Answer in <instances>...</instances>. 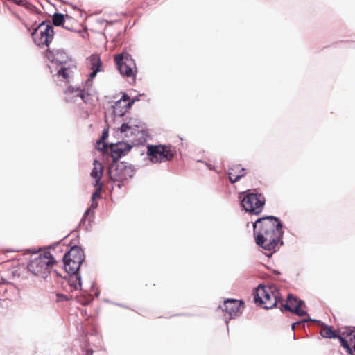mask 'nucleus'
I'll use <instances>...</instances> for the list:
<instances>
[{
    "mask_svg": "<svg viewBox=\"0 0 355 355\" xmlns=\"http://www.w3.org/2000/svg\"><path fill=\"white\" fill-rule=\"evenodd\" d=\"M126 123L130 126L131 129H132L135 132L138 131L137 128H139L140 122L136 119H130Z\"/></svg>",
    "mask_w": 355,
    "mask_h": 355,
    "instance_id": "27",
    "label": "nucleus"
},
{
    "mask_svg": "<svg viewBox=\"0 0 355 355\" xmlns=\"http://www.w3.org/2000/svg\"><path fill=\"white\" fill-rule=\"evenodd\" d=\"M338 339L347 353L352 355V352H355V330L349 329L343 331L338 336Z\"/></svg>",
    "mask_w": 355,
    "mask_h": 355,
    "instance_id": "12",
    "label": "nucleus"
},
{
    "mask_svg": "<svg viewBox=\"0 0 355 355\" xmlns=\"http://www.w3.org/2000/svg\"><path fill=\"white\" fill-rule=\"evenodd\" d=\"M92 354H93V351L91 349H88L86 351L85 355H92Z\"/></svg>",
    "mask_w": 355,
    "mask_h": 355,
    "instance_id": "35",
    "label": "nucleus"
},
{
    "mask_svg": "<svg viewBox=\"0 0 355 355\" xmlns=\"http://www.w3.org/2000/svg\"><path fill=\"white\" fill-rule=\"evenodd\" d=\"M115 62L121 74L127 77L135 76L136 64L131 55L127 53H122L115 56Z\"/></svg>",
    "mask_w": 355,
    "mask_h": 355,
    "instance_id": "9",
    "label": "nucleus"
},
{
    "mask_svg": "<svg viewBox=\"0 0 355 355\" xmlns=\"http://www.w3.org/2000/svg\"><path fill=\"white\" fill-rule=\"evenodd\" d=\"M245 168H242L240 165H235L229 168L228 178H243L246 175V173H244Z\"/></svg>",
    "mask_w": 355,
    "mask_h": 355,
    "instance_id": "19",
    "label": "nucleus"
},
{
    "mask_svg": "<svg viewBox=\"0 0 355 355\" xmlns=\"http://www.w3.org/2000/svg\"><path fill=\"white\" fill-rule=\"evenodd\" d=\"M76 298L78 302L83 306L88 305L93 300L91 295H87L84 294H81L79 296H77Z\"/></svg>",
    "mask_w": 355,
    "mask_h": 355,
    "instance_id": "23",
    "label": "nucleus"
},
{
    "mask_svg": "<svg viewBox=\"0 0 355 355\" xmlns=\"http://www.w3.org/2000/svg\"><path fill=\"white\" fill-rule=\"evenodd\" d=\"M127 175H128V176H129V178H132V177L133 176V175H132V174H130V175H129V174H126L125 173H124V174H123V175H121V178H126V176H127Z\"/></svg>",
    "mask_w": 355,
    "mask_h": 355,
    "instance_id": "37",
    "label": "nucleus"
},
{
    "mask_svg": "<svg viewBox=\"0 0 355 355\" xmlns=\"http://www.w3.org/2000/svg\"><path fill=\"white\" fill-rule=\"evenodd\" d=\"M270 288L261 286L259 285L254 294V300L256 303L263 302L262 300L265 298V296L268 295V293H271Z\"/></svg>",
    "mask_w": 355,
    "mask_h": 355,
    "instance_id": "16",
    "label": "nucleus"
},
{
    "mask_svg": "<svg viewBox=\"0 0 355 355\" xmlns=\"http://www.w3.org/2000/svg\"><path fill=\"white\" fill-rule=\"evenodd\" d=\"M103 166L101 163L95 161L94 163V168L91 171V178H102Z\"/></svg>",
    "mask_w": 355,
    "mask_h": 355,
    "instance_id": "22",
    "label": "nucleus"
},
{
    "mask_svg": "<svg viewBox=\"0 0 355 355\" xmlns=\"http://www.w3.org/2000/svg\"><path fill=\"white\" fill-rule=\"evenodd\" d=\"M69 286L71 288V291H78L81 288L82 282L80 274H71L69 281Z\"/></svg>",
    "mask_w": 355,
    "mask_h": 355,
    "instance_id": "18",
    "label": "nucleus"
},
{
    "mask_svg": "<svg viewBox=\"0 0 355 355\" xmlns=\"http://www.w3.org/2000/svg\"><path fill=\"white\" fill-rule=\"evenodd\" d=\"M102 185L103 184L101 182V179H96L94 184V186L96 189L95 191L92 193V196L91 205L85 211L80 223V225L86 226V228H87L88 226H90L92 222L93 221L94 209L98 207V202H96L95 200L98 198H100Z\"/></svg>",
    "mask_w": 355,
    "mask_h": 355,
    "instance_id": "8",
    "label": "nucleus"
},
{
    "mask_svg": "<svg viewBox=\"0 0 355 355\" xmlns=\"http://www.w3.org/2000/svg\"><path fill=\"white\" fill-rule=\"evenodd\" d=\"M112 180V188L115 186H117L119 188L121 187V182L122 181L123 179H118V178H116V179H110Z\"/></svg>",
    "mask_w": 355,
    "mask_h": 355,
    "instance_id": "29",
    "label": "nucleus"
},
{
    "mask_svg": "<svg viewBox=\"0 0 355 355\" xmlns=\"http://www.w3.org/2000/svg\"><path fill=\"white\" fill-rule=\"evenodd\" d=\"M133 104H134V103H132V101L130 99V100L128 101V103H127L123 106V109H125V110L127 111L128 109H130V108L132 106V105H133Z\"/></svg>",
    "mask_w": 355,
    "mask_h": 355,
    "instance_id": "34",
    "label": "nucleus"
},
{
    "mask_svg": "<svg viewBox=\"0 0 355 355\" xmlns=\"http://www.w3.org/2000/svg\"><path fill=\"white\" fill-rule=\"evenodd\" d=\"M89 64L92 71L90 73L89 78H87L85 86L87 88L80 89L78 87L69 86L66 91L67 94H71L72 98L70 101L74 102L78 101V98L87 103L89 102V87H92L93 79L96 77L97 73L100 71L101 67V61L100 57L96 55H92L88 58Z\"/></svg>",
    "mask_w": 355,
    "mask_h": 355,
    "instance_id": "3",
    "label": "nucleus"
},
{
    "mask_svg": "<svg viewBox=\"0 0 355 355\" xmlns=\"http://www.w3.org/2000/svg\"><path fill=\"white\" fill-rule=\"evenodd\" d=\"M239 179H233V178H231L230 179V182L232 184H234L236 182H237Z\"/></svg>",
    "mask_w": 355,
    "mask_h": 355,
    "instance_id": "38",
    "label": "nucleus"
},
{
    "mask_svg": "<svg viewBox=\"0 0 355 355\" xmlns=\"http://www.w3.org/2000/svg\"><path fill=\"white\" fill-rule=\"evenodd\" d=\"M107 147V144L105 141L102 140H99L96 142V148L100 150H103L105 149Z\"/></svg>",
    "mask_w": 355,
    "mask_h": 355,
    "instance_id": "28",
    "label": "nucleus"
},
{
    "mask_svg": "<svg viewBox=\"0 0 355 355\" xmlns=\"http://www.w3.org/2000/svg\"><path fill=\"white\" fill-rule=\"evenodd\" d=\"M63 259L70 261L74 260V261L83 263L85 259V255L83 250L80 247L73 246L64 254Z\"/></svg>",
    "mask_w": 355,
    "mask_h": 355,
    "instance_id": "15",
    "label": "nucleus"
},
{
    "mask_svg": "<svg viewBox=\"0 0 355 355\" xmlns=\"http://www.w3.org/2000/svg\"><path fill=\"white\" fill-rule=\"evenodd\" d=\"M264 302H259L261 304L263 305V308L266 309H270L273 308L277 304V300L275 296L271 293H268V295L265 296V298L262 300Z\"/></svg>",
    "mask_w": 355,
    "mask_h": 355,
    "instance_id": "21",
    "label": "nucleus"
},
{
    "mask_svg": "<svg viewBox=\"0 0 355 355\" xmlns=\"http://www.w3.org/2000/svg\"><path fill=\"white\" fill-rule=\"evenodd\" d=\"M55 260L49 252L33 259L28 265V270L35 275L44 278L50 272Z\"/></svg>",
    "mask_w": 355,
    "mask_h": 355,
    "instance_id": "4",
    "label": "nucleus"
},
{
    "mask_svg": "<svg viewBox=\"0 0 355 355\" xmlns=\"http://www.w3.org/2000/svg\"><path fill=\"white\" fill-rule=\"evenodd\" d=\"M35 44L38 46H49L52 42L54 36V30L52 25L42 21L31 33Z\"/></svg>",
    "mask_w": 355,
    "mask_h": 355,
    "instance_id": "7",
    "label": "nucleus"
},
{
    "mask_svg": "<svg viewBox=\"0 0 355 355\" xmlns=\"http://www.w3.org/2000/svg\"><path fill=\"white\" fill-rule=\"evenodd\" d=\"M64 17L63 14L55 12L53 16V24L56 26L62 25L64 22Z\"/></svg>",
    "mask_w": 355,
    "mask_h": 355,
    "instance_id": "25",
    "label": "nucleus"
},
{
    "mask_svg": "<svg viewBox=\"0 0 355 355\" xmlns=\"http://www.w3.org/2000/svg\"><path fill=\"white\" fill-rule=\"evenodd\" d=\"M287 300L289 304H284L283 308L284 309L293 312L299 316H304L307 314L306 311L302 309L305 307V303L303 300L291 295H288Z\"/></svg>",
    "mask_w": 355,
    "mask_h": 355,
    "instance_id": "11",
    "label": "nucleus"
},
{
    "mask_svg": "<svg viewBox=\"0 0 355 355\" xmlns=\"http://www.w3.org/2000/svg\"><path fill=\"white\" fill-rule=\"evenodd\" d=\"M175 150L171 146L157 145L148 146L147 155L153 163L166 162L173 159Z\"/></svg>",
    "mask_w": 355,
    "mask_h": 355,
    "instance_id": "6",
    "label": "nucleus"
},
{
    "mask_svg": "<svg viewBox=\"0 0 355 355\" xmlns=\"http://www.w3.org/2000/svg\"><path fill=\"white\" fill-rule=\"evenodd\" d=\"M119 131L121 133L124 134L125 137H129V133L130 135L135 134V132L126 123L121 124Z\"/></svg>",
    "mask_w": 355,
    "mask_h": 355,
    "instance_id": "24",
    "label": "nucleus"
},
{
    "mask_svg": "<svg viewBox=\"0 0 355 355\" xmlns=\"http://www.w3.org/2000/svg\"><path fill=\"white\" fill-rule=\"evenodd\" d=\"M130 99V96L127 94L124 93L119 101H120V104H121L122 101L126 102V101H129Z\"/></svg>",
    "mask_w": 355,
    "mask_h": 355,
    "instance_id": "33",
    "label": "nucleus"
},
{
    "mask_svg": "<svg viewBox=\"0 0 355 355\" xmlns=\"http://www.w3.org/2000/svg\"><path fill=\"white\" fill-rule=\"evenodd\" d=\"M320 334L322 337L327 338H338V336H340L333 331L330 326L326 325L324 323H322Z\"/></svg>",
    "mask_w": 355,
    "mask_h": 355,
    "instance_id": "20",
    "label": "nucleus"
},
{
    "mask_svg": "<svg viewBox=\"0 0 355 355\" xmlns=\"http://www.w3.org/2000/svg\"><path fill=\"white\" fill-rule=\"evenodd\" d=\"M253 228L256 241L261 242L263 238L282 239L284 233L280 220L272 216L257 219Z\"/></svg>",
    "mask_w": 355,
    "mask_h": 355,
    "instance_id": "2",
    "label": "nucleus"
},
{
    "mask_svg": "<svg viewBox=\"0 0 355 355\" xmlns=\"http://www.w3.org/2000/svg\"><path fill=\"white\" fill-rule=\"evenodd\" d=\"M307 321H313V320H311L310 318H309L308 319H306V320H303L302 321H300V322H295L292 324V329L294 330L295 326L297 325H300V324L302 323H304V322H306Z\"/></svg>",
    "mask_w": 355,
    "mask_h": 355,
    "instance_id": "31",
    "label": "nucleus"
},
{
    "mask_svg": "<svg viewBox=\"0 0 355 355\" xmlns=\"http://www.w3.org/2000/svg\"><path fill=\"white\" fill-rule=\"evenodd\" d=\"M109 136V130L108 128H104L102 132V135L101 137V140L105 141Z\"/></svg>",
    "mask_w": 355,
    "mask_h": 355,
    "instance_id": "30",
    "label": "nucleus"
},
{
    "mask_svg": "<svg viewBox=\"0 0 355 355\" xmlns=\"http://www.w3.org/2000/svg\"><path fill=\"white\" fill-rule=\"evenodd\" d=\"M132 146L126 142L112 143L110 144L111 155L114 160H117L130 150Z\"/></svg>",
    "mask_w": 355,
    "mask_h": 355,
    "instance_id": "13",
    "label": "nucleus"
},
{
    "mask_svg": "<svg viewBox=\"0 0 355 355\" xmlns=\"http://www.w3.org/2000/svg\"><path fill=\"white\" fill-rule=\"evenodd\" d=\"M265 197L257 193L256 190H248L245 192L241 200V205L243 209L250 214H259L265 205Z\"/></svg>",
    "mask_w": 355,
    "mask_h": 355,
    "instance_id": "5",
    "label": "nucleus"
},
{
    "mask_svg": "<svg viewBox=\"0 0 355 355\" xmlns=\"http://www.w3.org/2000/svg\"><path fill=\"white\" fill-rule=\"evenodd\" d=\"M45 58L49 60V68L53 76L60 80L69 81L72 76L71 59L62 49L47 50Z\"/></svg>",
    "mask_w": 355,
    "mask_h": 355,
    "instance_id": "1",
    "label": "nucleus"
},
{
    "mask_svg": "<svg viewBox=\"0 0 355 355\" xmlns=\"http://www.w3.org/2000/svg\"><path fill=\"white\" fill-rule=\"evenodd\" d=\"M221 310L228 315V319L231 320L239 316L243 309V303L241 300L236 299H227L223 304L220 306Z\"/></svg>",
    "mask_w": 355,
    "mask_h": 355,
    "instance_id": "10",
    "label": "nucleus"
},
{
    "mask_svg": "<svg viewBox=\"0 0 355 355\" xmlns=\"http://www.w3.org/2000/svg\"><path fill=\"white\" fill-rule=\"evenodd\" d=\"M63 262L64 269L67 272L71 274H79L78 270L82 262L74 261V260H66L64 259H63Z\"/></svg>",
    "mask_w": 355,
    "mask_h": 355,
    "instance_id": "17",
    "label": "nucleus"
},
{
    "mask_svg": "<svg viewBox=\"0 0 355 355\" xmlns=\"http://www.w3.org/2000/svg\"><path fill=\"white\" fill-rule=\"evenodd\" d=\"M125 112L126 110L123 109V107H121L120 101H116L115 105L114 106V115L118 116H122L125 114Z\"/></svg>",
    "mask_w": 355,
    "mask_h": 355,
    "instance_id": "26",
    "label": "nucleus"
},
{
    "mask_svg": "<svg viewBox=\"0 0 355 355\" xmlns=\"http://www.w3.org/2000/svg\"><path fill=\"white\" fill-rule=\"evenodd\" d=\"M256 243L259 247L268 251H275L279 243H280V245H283V241H281V239L274 238H263L261 242L256 241Z\"/></svg>",
    "mask_w": 355,
    "mask_h": 355,
    "instance_id": "14",
    "label": "nucleus"
},
{
    "mask_svg": "<svg viewBox=\"0 0 355 355\" xmlns=\"http://www.w3.org/2000/svg\"><path fill=\"white\" fill-rule=\"evenodd\" d=\"M131 101H132L133 103H135V102L139 101V97L135 96L132 99H131Z\"/></svg>",
    "mask_w": 355,
    "mask_h": 355,
    "instance_id": "36",
    "label": "nucleus"
},
{
    "mask_svg": "<svg viewBox=\"0 0 355 355\" xmlns=\"http://www.w3.org/2000/svg\"><path fill=\"white\" fill-rule=\"evenodd\" d=\"M117 170L121 171H122L123 170H124L125 171H130V167L128 168L123 163H121V164L118 165Z\"/></svg>",
    "mask_w": 355,
    "mask_h": 355,
    "instance_id": "32",
    "label": "nucleus"
}]
</instances>
